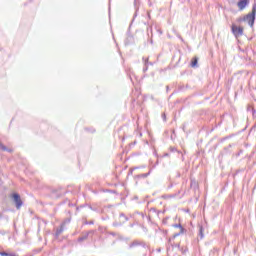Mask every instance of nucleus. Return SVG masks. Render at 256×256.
I'll list each match as a JSON object with an SVG mask.
<instances>
[{
	"mask_svg": "<svg viewBox=\"0 0 256 256\" xmlns=\"http://www.w3.org/2000/svg\"><path fill=\"white\" fill-rule=\"evenodd\" d=\"M255 15H256V6L254 5L252 7V11L244 17V21H247L250 27H253V25H255Z\"/></svg>",
	"mask_w": 256,
	"mask_h": 256,
	"instance_id": "nucleus-1",
	"label": "nucleus"
},
{
	"mask_svg": "<svg viewBox=\"0 0 256 256\" xmlns=\"http://www.w3.org/2000/svg\"><path fill=\"white\" fill-rule=\"evenodd\" d=\"M231 30H232L233 35L236 38L243 36L244 28L242 26H237L235 24H232Z\"/></svg>",
	"mask_w": 256,
	"mask_h": 256,
	"instance_id": "nucleus-2",
	"label": "nucleus"
},
{
	"mask_svg": "<svg viewBox=\"0 0 256 256\" xmlns=\"http://www.w3.org/2000/svg\"><path fill=\"white\" fill-rule=\"evenodd\" d=\"M12 197L16 203L17 209H21V206L23 205V201H21V196H19V194L17 193H14Z\"/></svg>",
	"mask_w": 256,
	"mask_h": 256,
	"instance_id": "nucleus-3",
	"label": "nucleus"
},
{
	"mask_svg": "<svg viewBox=\"0 0 256 256\" xmlns=\"http://www.w3.org/2000/svg\"><path fill=\"white\" fill-rule=\"evenodd\" d=\"M238 9H240V11H243V9H245L247 7V5H249V0H240L238 3Z\"/></svg>",
	"mask_w": 256,
	"mask_h": 256,
	"instance_id": "nucleus-4",
	"label": "nucleus"
},
{
	"mask_svg": "<svg viewBox=\"0 0 256 256\" xmlns=\"http://www.w3.org/2000/svg\"><path fill=\"white\" fill-rule=\"evenodd\" d=\"M199 59L197 57H194L191 61V67H197Z\"/></svg>",
	"mask_w": 256,
	"mask_h": 256,
	"instance_id": "nucleus-5",
	"label": "nucleus"
},
{
	"mask_svg": "<svg viewBox=\"0 0 256 256\" xmlns=\"http://www.w3.org/2000/svg\"><path fill=\"white\" fill-rule=\"evenodd\" d=\"M0 255H1V256H18V255L15 254V253H7V252H0Z\"/></svg>",
	"mask_w": 256,
	"mask_h": 256,
	"instance_id": "nucleus-6",
	"label": "nucleus"
},
{
	"mask_svg": "<svg viewBox=\"0 0 256 256\" xmlns=\"http://www.w3.org/2000/svg\"><path fill=\"white\" fill-rule=\"evenodd\" d=\"M0 147L5 151V146L0 144Z\"/></svg>",
	"mask_w": 256,
	"mask_h": 256,
	"instance_id": "nucleus-7",
	"label": "nucleus"
}]
</instances>
